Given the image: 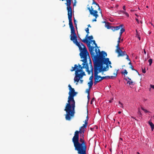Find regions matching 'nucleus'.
Returning a JSON list of instances; mask_svg holds the SVG:
<instances>
[{"instance_id": "nucleus-1", "label": "nucleus", "mask_w": 154, "mask_h": 154, "mask_svg": "<svg viewBox=\"0 0 154 154\" xmlns=\"http://www.w3.org/2000/svg\"><path fill=\"white\" fill-rule=\"evenodd\" d=\"M87 46L94 63V78L96 77L97 81L99 82L100 81V76L98 75V74L102 71L108 70L109 69V65H110L111 63L109 61V58L105 57L107 56L106 52L104 51H102L101 52L100 50L98 49L99 52L98 55L97 49H96V55H95L94 52V47L91 46L90 42L88 44Z\"/></svg>"}, {"instance_id": "nucleus-2", "label": "nucleus", "mask_w": 154, "mask_h": 154, "mask_svg": "<svg viewBox=\"0 0 154 154\" xmlns=\"http://www.w3.org/2000/svg\"><path fill=\"white\" fill-rule=\"evenodd\" d=\"M71 33L70 40L78 47L80 52L79 54L81 58L83 59L81 60L83 62L82 64L83 65L82 66L79 64H78V65L75 64L74 67H72V69L70 70L71 72L75 71V75L74 78V81L75 82H78L80 79H82L83 76L85 75V72L83 71V69L86 68L87 70H88L87 62V56L88 55H89V53L85 45L82 43H81L80 45L78 42L75 31L71 32Z\"/></svg>"}, {"instance_id": "nucleus-3", "label": "nucleus", "mask_w": 154, "mask_h": 154, "mask_svg": "<svg viewBox=\"0 0 154 154\" xmlns=\"http://www.w3.org/2000/svg\"><path fill=\"white\" fill-rule=\"evenodd\" d=\"M68 87L69 90V95L68 97V103L66 104L64 110L66 112V119L69 121L72 117L74 116L75 113V102L74 97L77 94V93L75 91L74 89L72 88L70 85H68Z\"/></svg>"}, {"instance_id": "nucleus-4", "label": "nucleus", "mask_w": 154, "mask_h": 154, "mask_svg": "<svg viewBox=\"0 0 154 154\" xmlns=\"http://www.w3.org/2000/svg\"><path fill=\"white\" fill-rule=\"evenodd\" d=\"M75 149L79 154H86L87 147L85 144L81 143L79 140H72Z\"/></svg>"}, {"instance_id": "nucleus-5", "label": "nucleus", "mask_w": 154, "mask_h": 154, "mask_svg": "<svg viewBox=\"0 0 154 154\" xmlns=\"http://www.w3.org/2000/svg\"><path fill=\"white\" fill-rule=\"evenodd\" d=\"M93 0L92 2V5L94 4L95 5V8H96L97 9L94 8L92 6H91V7H88V9L89 10L90 14L91 15H92L94 17H95V18L92 20V21L96 22L97 21L96 19L99 16L97 14L98 11L97 10H98L99 11H100V12L102 14L101 10L100 9L99 5L98 4L95 2L94 0Z\"/></svg>"}, {"instance_id": "nucleus-6", "label": "nucleus", "mask_w": 154, "mask_h": 154, "mask_svg": "<svg viewBox=\"0 0 154 154\" xmlns=\"http://www.w3.org/2000/svg\"><path fill=\"white\" fill-rule=\"evenodd\" d=\"M116 47V49L115 50V52L118 53V57L126 56V59L128 61H130V59L129 58V57L127 54L126 52L125 51H123L120 48L119 44H117Z\"/></svg>"}, {"instance_id": "nucleus-7", "label": "nucleus", "mask_w": 154, "mask_h": 154, "mask_svg": "<svg viewBox=\"0 0 154 154\" xmlns=\"http://www.w3.org/2000/svg\"><path fill=\"white\" fill-rule=\"evenodd\" d=\"M85 128L81 126L79 128V131H76L75 132L74 135L72 139V140H79V134H80L81 135L84 134Z\"/></svg>"}, {"instance_id": "nucleus-8", "label": "nucleus", "mask_w": 154, "mask_h": 154, "mask_svg": "<svg viewBox=\"0 0 154 154\" xmlns=\"http://www.w3.org/2000/svg\"><path fill=\"white\" fill-rule=\"evenodd\" d=\"M72 13H68V18L69 21V24L71 29V32H73L74 31H75L72 22Z\"/></svg>"}, {"instance_id": "nucleus-9", "label": "nucleus", "mask_w": 154, "mask_h": 154, "mask_svg": "<svg viewBox=\"0 0 154 154\" xmlns=\"http://www.w3.org/2000/svg\"><path fill=\"white\" fill-rule=\"evenodd\" d=\"M85 31H86V32L87 33V34L85 38H84V39H83V40H82V41L83 42L88 43V40L87 39V37L88 36V34L89 33V29L88 28H86V29Z\"/></svg>"}, {"instance_id": "nucleus-10", "label": "nucleus", "mask_w": 154, "mask_h": 154, "mask_svg": "<svg viewBox=\"0 0 154 154\" xmlns=\"http://www.w3.org/2000/svg\"><path fill=\"white\" fill-rule=\"evenodd\" d=\"M118 71V70H117L116 73H113V75H114L113 76H106V78H108L109 79H113L114 78L116 77L117 75Z\"/></svg>"}, {"instance_id": "nucleus-11", "label": "nucleus", "mask_w": 154, "mask_h": 154, "mask_svg": "<svg viewBox=\"0 0 154 154\" xmlns=\"http://www.w3.org/2000/svg\"><path fill=\"white\" fill-rule=\"evenodd\" d=\"M88 56H89V55H88L87 56V57H88ZM87 63L88 64V63H87ZM90 71H89V68H88V70H87V69L86 68H85L86 69V71L88 72V74H90V71H91V72L92 73H93V66H92V64L90 65Z\"/></svg>"}, {"instance_id": "nucleus-12", "label": "nucleus", "mask_w": 154, "mask_h": 154, "mask_svg": "<svg viewBox=\"0 0 154 154\" xmlns=\"http://www.w3.org/2000/svg\"><path fill=\"white\" fill-rule=\"evenodd\" d=\"M127 78L129 80L127 81V84H128L129 85H134V82L131 80V79L129 77H127Z\"/></svg>"}, {"instance_id": "nucleus-13", "label": "nucleus", "mask_w": 154, "mask_h": 154, "mask_svg": "<svg viewBox=\"0 0 154 154\" xmlns=\"http://www.w3.org/2000/svg\"><path fill=\"white\" fill-rule=\"evenodd\" d=\"M91 42H93V44L95 45V47H96L97 48H96L95 49V50L96 49H97V52H98V55H99V51L98 50V49H99H99H97V48H98V47H97V44L95 42V40H92L91 41ZM95 53H96V51H95Z\"/></svg>"}, {"instance_id": "nucleus-14", "label": "nucleus", "mask_w": 154, "mask_h": 154, "mask_svg": "<svg viewBox=\"0 0 154 154\" xmlns=\"http://www.w3.org/2000/svg\"><path fill=\"white\" fill-rule=\"evenodd\" d=\"M148 123L150 125L152 130V131L154 129V125L152 123V122L150 121L148 122Z\"/></svg>"}, {"instance_id": "nucleus-15", "label": "nucleus", "mask_w": 154, "mask_h": 154, "mask_svg": "<svg viewBox=\"0 0 154 154\" xmlns=\"http://www.w3.org/2000/svg\"><path fill=\"white\" fill-rule=\"evenodd\" d=\"M88 85L89 89H90L92 87L93 85V81H90V82L88 83Z\"/></svg>"}, {"instance_id": "nucleus-16", "label": "nucleus", "mask_w": 154, "mask_h": 154, "mask_svg": "<svg viewBox=\"0 0 154 154\" xmlns=\"http://www.w3.org/2000/svg\"><path fill=\"white\" fill-rule=\"evenodd\" d=\"M79 141L81 143H82L83 144H85L84 138L81 137Z\"/></svg>"}, {"instance_id": "nucleus-17", "label": "nucleus", "mask_w": 154, "mask_h": 154, "mask_svg": "<svg viewBox=\"0 0 154 154\" xmlns=\"http://www.w3.org/2000/svg\"><path fill=\"white\" fill-rule=\"evenodd\" d=\"M123 26H124L123 25H120L119 26H115V30H119L120 29V27H122Z\"/></svg>"}, {"instance_id": "nucleus-18", "label": "nucleus", "mask_w": 154, "mask_h": 154, "mask_svg": "<svg viewBox=\"0 0 154 154\" xmlns=\"http://www.w3.org/2000/svg\"><path fill=\"white\" fill-rule=\"evenodd\" d=\"M88 119H86L85 121V124L83 125V126L82 127H83L84 128H85L87 126V125L88 124Z\"/></svg>"}, {"instance_id": "nucleus-19", "label": "nucleus", "mask_w": 154, "mask_h": 154, "mask_svg": "<svg viewBox=\"0 0 154 154\" xmlns=\"http://www.w3.org/2000/svg\"><path fill=\"white\" fill-rule=\"evenodd\" d=\"M128 72H127L126 69H125L124 70L123 72H121V74H123L124 75H127L128 74Z\"/></svg>"}, {"instance_id": "nucleus-20", "label": "nucleus", "mask_w": 154, "mask_h": 154, "mask_svg": "<svg viewBox=\"0 0 154 154\" xmlns=\"http://www.w3.org/2000/svg\"><path fill=\"white\" fill-rule=\"evenodd\" d=\"M121 12H122V13H123L124 14H125L126 15V16H127V17H129V14L126 11H121Z\"/></svg>"}, {"instance_id": "nucleus-21", "label": "nucleus", "mask_w": 154, "mask_h": 154, "mask_svg": "<svg viewBox=\"0 0 154 154\" xmlns=\"http://www.w3.org/2000/svg\"><path fill=\"white\" fill-rule=\"evenodd\" d=\"M130 68L133 70H135L138 73V75H139V72H138L137 71V70H135L133 68V66L132 65H131L130 66Z\"/></svg>"}, {"instance_id": "nucleus-22", "label": "nucleus", "mask_w": 154, "mask_h": 154, "mask_svg": "<svg viewBox=\"0 0 154 154\" xmlns=\"http://www.w3.org/2000/svg\"><path fill=\"white\" fill-rule=\"evenodd\" d=\"M94 85H95L97 84V83L98 82H99L98 81H97V78L96 77H95V78H94Z\"/></svg>"}, {"instance_id": "nucleus-23", "label": "nucleus", "mask_w": 154, "mask_h": 154, "mask_svg": "<svg viewBox=\"0 0 154 154\" xmlns=\"http://www.w3.org/2000/svg\"><path fill=\"white\" fill-rule=\"evenodd\" d=\"M148 62H149V66H151L152 63V59H149V60H148Z\"/></svg>"}, {"instance_id": "nucleus-24", "label": "nucleus", "mask_w": 154, "mask_h": 154, "mask_svg": "<svg viewBox=\"0 0 154 154\" xmlns=\"http://www.w3.org/2000/svg\"><path fill=\"white\" fill-rule=\"evenodd\" d=\"M88 38L89 40H91L93 38V36L92 35H91L89 36H87V38Z\"/></svg>"}, {"instance_id": "nucleus-25", "label": "nucleus", "mask_w": 154, "mask_h": 154, "mask_svg": "<svg viewBox=\"0 0 154 154\" xmlns=\"http://www.w3.org/2000/svg\"><path fill=\"white\" fill-rule=\"evenodd\" d=\"M94 77L93 75V73H92L89 79L90 81H93V79Z\"/></svg>"}, {"instance_id": "nucleus-26", "label": "nucleus", "mask_w": 154, "mask_h": 154, "mask_svg": "<svg viewBox=\"0 0 154 154\" xmlns=\"http://www.w3.org/2000/svg\"><path fill=\"white\" fill-rule=\"evenodd\" d=\"M125 31V29H124L123 28H121L120 29V32H122L123 33Z\"/></svg>"}, {"instance_id": "nucleus-27", "label": "nucleus", "mask_w": 154, "mask_h": 154, "mask_svg": "<svg viewBox=\"0 0 154 154\" xmlns=\"http://www.w3.org/2000/svg\"><path fill=\"white\" fill-rule=\"evenodd\" d=\"M106 76H103V77H101L100 76V81H101V80H103V79H106Z\"/></svg>"}, {"instance_id": "nucleus-28", "label": "nucleus", "mask_w": 154, "mask_h": 154, "mask_svg": "<svg viewBox=\"0 0 154 154\" xmlns=\"http://www.w3.org/2000/svg\"><path fill=\"white\" fill-rule=\"evenodd\" d=\"M119 103L121 105L120 106V107H121L122 108H123L124 107L123 106V104L122 103H121L120 101H119Z\"/></svg>"}, {"instance_id": "nucleus-29", "label": "nucleus", "mask_w": 154, "mask_h": 154, "mask_svg": "<svg viewBox=\"0 0 154 154\" xmlns=\"http://www.w3.org/2000/svg\"><path fill=\"white\" fill-rule=\"evenodd\" d=\"M111 26H110L109 25H106V27L108 29H110L111 28Z\"/></svg>"}, {"instance_id": "nucleus-30", "label": "nucleus", "mask_w": 154, "mask_h": 154, "mask_svg": "<svg viewBox=\"0 0 154 154\" xmlns=\"http://www.w3.org/2000/svg\"><path fill=\"white\" fill-rule=\"evenodd\" d=\"M110 29H111L112 31H115V26H111V28Z\"/></svg>"}, {"instance_id": "nucleus-31", "label": "nucleus", "mask_w": 154, "mask_h": 154, "mask_svg": "<svg viewBox=\"0 0 154 154\" xmlns=\"http://www.w3.org/2000/svg\"><path fill=\"white\" fill-rule=\"evenodd\" d=\"M89 88V89H86V92L88 93V94H89V91H90Z\"/></svg>"}, {"instance_id": "nucleus-32", "label": "nucleus", "mask_w": 154, "mask_h": 154, "mask_svg": "<svg viewBox=\"0 0 154 154\" xmlns=\"http://www.w3.org/2000/svg\"><path fill=\"white\" fill-rule=\"evenodd\" d=\"M142 72L144 73H146V71L145 69H142Z\"/></svg>"}, {"instance_id": "nucleus-33", "label": "nucleus", "mask_w": 154, "mask_h": 154, "mask_svg": "<svg viewBox=\"0 0 154 154\" xmlns=\"http://www.w3.org/2000/svg\"><path fill=\"white\" fill-rule=\"evenodd\" d=\"M81 137H81V138H84V134H82L81 135Z\"/></svg>"}, {"instance_id": "nucleus-34", "label": "nucleus", "mask_w": 154, "mask_h": 154, "mask_svg": "<svg viewBox=\"0 0 154 154\" xmlns=\"http://www.w3.org/2000/svg\"><path fill=\"white\" fill-rule=\"evenodd\" d=\"M113 100V98H112L111 100H109V103L112 102V100Z\"/></svg>"}, {"instance_id": "nucleus-35", "label": "nucleus", "mask_w": 154, "mask_h": 154, "mask_svg": "<svg viewBox=\"0 0 154 154\" xmlns=\"http://www.w3.org/2000/svg\"><path fill=\"white\" fill-rule=\"evenodd\" d=\"M123 8L124 10H125V11L126 10L125 6V5L123 6Z\"/></svg>"}, {"instance_id": "nucleus-36", "label": "nucleus", "mask_w": 154, "mask_h": 154, "mask_svg": "<svg viewBox=\"0 0 154 154\" xmlns=\"http://www.w3.org/2000/svg\"><path fill=\"white\" fill-rule=\"evenodd\" d=\"M150 86L151 88H152L153 89H154V85H151Z\"/></svg>"}, {"instance_id": "nucleus-37", "label": "nucleus", "mask_w": 154, "mask_h": 154, "mask_svg": "<svg viewBox=\"0 0 154 154\" xmlns=\"http://www.w3.org/2000/svg\"><path fill=\"white\" fill-rule=\"evenodd\" d=\"M122 33H123L122 32H119L120 36H121H121L122 34Z\"/></svg>"}, {"instance_id": "nucleus-38", "label": "nucleus", "mask_w": 154, "mask_h": 154, "mask_svg": "<svg viewBox=\"0 0 154 154\" xmlns=\"http://www.w3.org/2000/svg\"><path fill=\"white\" fill-rule=\"evenodd\" d=\"M87 97H88V100H89V98H90V96H89V94H88V95Z\"/></svg>"}, {"instance_id": "nucleus-39", "label": "nucleus", "mask_w": 154, "mask_h": 154, "mask_svg": "<svg viewBox=\"0 0 154 154\" xmlns=\"http://www.w3.org/2000/svg\"><path fill=\"white\" fill-rule=\"evenodd\" d=\"M89 64L90 65H91L92 64V62H91V60H90V62L89 63Z\"/></svg>"}, {"instance_id": "nucleus-40", "label": "nucleus", "mask_w": 154, "mask_h": 154, "mask_svg": "<svg viewBox=\"0 0 154 154\" xmlns=\"http://www.w3.org/2000/svg\"><path fill=\"white\" fill-rule=\"evenodd\" d=\"M136 21H137V22L138 23H139V21L137 19H136Z\"/></svg>"}, {"instance_id": "nucleus-41", "label": "nucleus", "mask_w": 154, "mask_h": 154, "mask_svg": "<svg viewBox=\"0 0 154 154\" xmlns=\"http://www.w3.org/2000/svg\"><path fill=\"white\" fill-rule=\"evenodd\" d=\"M83 82V80H80V83H82Z\"/></svg>"}, {"instance_id": "nucleus-42", "label": "nucleus", "mask_w": 154, "mask_h": 154, "mask_svg": "<svg viewBox=\"0 0 154 154\" xmlns=\"http://www.w3.org/2000/svg\"><path fill=\"white\" fill-rule=\"evenodd\" d=\"M141 109L143 111H145V109H144L143 107H141Z\"/></svg>"}, {"instance_id": "nucleus-43", "label": "nucleus", "mask_w": 154, "mask_h": 154, "mask_svg": "<svg viewBox=\"0 0 154 154\" xmlns=\"http://www.w3.org/2000/svg\"><path fill=\"white\" fill-rule=\"evenodd\" d=\"M121 37L119 36V37L118 38V40L120 41V39H121Z\"/></svg>"}, {"instance_id": "nucleus-44", "label": "nucleus", "mask_w": 154, "mask_h": 154, "mask_svg": "<svg viewBox=\"0 0 154 154\" xmlns=\"http://www.w3.org/2000/svg\"><path fill=\"white\" fill-rule=\"evenodd\" d=\"M120 41L118 40V41H117V44H119V43H120Z\"/></svg>"}, {"instance_id": "nucleus-45", "label": "nucleus", "mask_w": 154, "mask_h": 154, "mask_svg": "<svg viewBox=\"0 0 154 154\" xmlns=\"http://www.w3.org/2000/svg\"><path fill=\"white\" fill-rule=\"evenodd\" d=\"M74 23H76V20H75V18H74Z\"/></svg>"}, {"instance_id": "nucleus-46", "label": "nucleus", "mask_w": 154, "mask_h": 154, "mask_svg": "<svg viewBox=\"0 0 154 154\" xmlns=\"http://www.w3.org/2000/svg\"><path fill=\"white\" fill-rule=\"evenodd\" d=\"M144 53L145 54H146V51H145V49H144Z\"/></svg>"}, {"instance_id": "nucleus-47", "label": "nucleus", "mask_w": 154, "mask_h": 154, "mask_svg": "<svg viewBox=\"0 0 154 154\" xmlns=\"http://www.w3.org/2000/svg\"><path fill=\"white\" fill-rule=\"evenodd\" d=\"M144 111L146 113H147V112H148V111L146 109L145 110V111Z\"/></svg>"}, {"instance_id": "nucleus-48", "label": "nucleus", "mask_w": 154, "mask_h": 154, "mask_svg": "<svg viewBox=\"0 0 154 154\" xmlns=\"http://www.w3.org/2000/svg\"><path fill=\"white\" fill-rule=\"evenodd\" d=\"M128 64H129V65H131V64H131V62H130Z\"/></svg>"}, {"instance_id": "nucleus-49", "label": "nucleus", "mask_w": 154, "mask_h": 154, "mask_svg": "<svg viewBox=\"0 0 154 154\" xmlns=\"http://www.w3.org/2000/svg\"><path fill=\"white\" fill-rule=\"evenodd\" d=\"M138 112L139 113V114H140V115H141V112H140V110H139L138 111Z\"/></svg>"}, {"instance_id": "nucleus-50", "label": "nucleus", "mask_w": 154, "mask_h": 154, "mask_svg": "<svg viewBox=\"0 0 154 154\" xmlns=\"http://www.w3.org/2000/svg\"><path fill=\"white\" fill-rule=\"evenodd\" d=\"M88 27H91V26L90 25V24H89V25H88Z\"/></svg>"}, {"instance_id": "nucleus-51", "label": "nucleus", "mask_w": 154, "mask_h": 154, "mask_svg": "<svg viewBox=\"0 0 154 154\" xmlns=\"http://www.w3.org/2000/svg\"><path fill=\"white\" fill-rule=\"evenodd\" d=\"M119 6V5H116V7L117 8Z\"/></svg>"}, {"instance_id": "nucleus-52", "label": "nucleus", "mask_w": 154, "mask_h": 154, "mask_svg": "<svg viewBox=\"0 0 154 154\" xmlns=\"http://www.w3.org/2000/svg\"><path fill=\"white\" fill-rule=\"evenodd\" d=\"M113 8V7H112V6L110 7V9H112Z\"/></svg>"}, {"instance_id": "nucleus-53", "label": "nucleus", "mask_w": 154, "mask_h": 154, "mask_svg": "<svg viewBox=\"0 0 154 154\" xmlns=\"http://www.w3.org/2000/svg\"><path fill=\"white\" fill-rule=\"evenodd\" d=\"M74 24H75V26H77V24H76V23H74Z\"/></svg>"}, {"instance_id": "nucleus-54", "label": "nucleus", "mask_w": 154, "mask_h": 154, "mask_svg": "<svg viewBox=\"0 0 154 154\" xmlns=\"http://www.w3.org/2000/svg\"><path fill=\"white\" fill-rule=\"evenodd\" d=\"M121 113V112H120V111H119V112H118V113H119V114H120Z\"/></svg>"}, {"instance_id": "nucleus-55", "label": "nucleus", "mask_w": 154, "mask_h": 154, "mask_svg": "<svg viewBox=\"0 0 154 154\" xmlns=\"http://www.w3.org/2000/svg\"><path fill=\"white\" fill-rule=\"evenodd\" d=\"M109 66L110 67V68H112V66L111 65H109Z\"/></svg>"}, {"instance_id": "nucleus-56", "label": "nucleus", "mask_w": 154, "mask_h": 154, "mask_svg": "<svg viewBox=\"0 0 154 154\" xmlns=\"http://www.w3.org/2000/svg\"><path fill=\"white\" fill-rule=\"evenodd\" d=\"M94 98H93L92 99V101H93V100H94Z\"/></svg>"}, {"instance_id": "nucleus-57", "label": "nucleus", "mask_w": 154, "mask_h": 154, "mask_svg": "<svg viewBox=\"0 0 154 154\" xmlns=\"http://www.w3.org/2000/svg\"><path fill=\"white\" fill-rule=\"evenodd\" d=\"M131 117L132 118H133L135 120H137L136 119H135L133 117Z\"/></svg>"}, {"instance_id": "nucleus-58", "label": "nucleus", "mask_w": 154, "mask_h": 154, "mask_svg": "<svg viewBox=\"0 0 154 154\" xmlns=\"http://www.w3.org/2000/svg\"><path fill=\"white\" fill-rule=\"evenodd\" d=\"M138 38H139V40H140V37H138Z\"/></svg>"}, {"instance_id": "nucleus-59", "label": "nucleus", "mask_w": 154, "mask_h": 154, "mask_svg": "<svg viewBox=\"0 0 154 154\" xmlns=\"http://www.w3.org/2000/svg\"><path fill=\"white\" fill-rule=\"evenodd\" d=\"M92 101H92V100H91V104H92Z\"/></svg>"}, {"instance_id": "nucleus-60", "label": "nucleus", "mask_w": 154, "mask_h": 154, "mask_svg": "<svg viewBox=\"0 0 154 154\" xmlns=\"http://www.w3.org/2000/svg\"><path fill=\"white\" fill-rule=\"evenodd\" d=\"M126 81H127V79L126 78H125V79Z\"/></svg>"}, {"instance_id": "nucleus-61", "label": "nucleus", "mask_w": 154, "mask_h": 154, "mask_svg": "<svg viewBox=\"0 0 154 154\" xmlns=\"http://www.w3.org/2000/svg\"><path fill=\"white\" fill-rule=\"evenodd\" d=\"M137 154H140L139 152H137Z\"/></svg>"}, {"instance_id": "nucleus-62", "label": "nucleus", "mask_w": 154, "mask_h": 154, "mask_svg": "<svg viewBox=\"0 0 154 154\" xmlns=\"http://www.w3.org/2000/svg\"><path fill=\"white\" fill-rule=\"evenodd\" d=\"M118 124H120V123H119V122H118Z\"/></svg>"}, {"instance_id": "nucleus-63", "label": "nucleus", "mask_w": 154, "mask_h": 154, "mask_svg": "<svg viewBox=\"0 0 154 154\" xmlns=\"http://www.w3.org/2000/svg\"><path fill=\"white\" fill-rule=\"evenodd\" d=\"M146 8H148V6H146Z\"/></svg>"}, {"instance_id": "nucleus-64", "label": "nucleus", "mask_w": 154, "mask_h": 154, "mask_svg": "<svg viewBox=\"0 0 154 154\" xmlns=\"http://www.w3.org/2000/svg\"><path fill=\"white\" fill-rule=\"evenodd\" d=\"M153 118H154V116H153Z\"/></svg>"}]
</instances>
